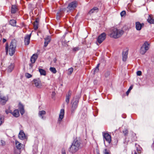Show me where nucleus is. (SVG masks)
<instances>
[{
	"label": "nucleus",
	"mask_w": 154,
	"mask_h": 154,
	"mask_svg": "<svg viewBox=\"0 0 154 154\" xmlns=\"http://www.w3.org/2000/svg\"><path fill=\"white\" fill-rule=\"evenodd\" d=\"M38 57L37 55L36 54H34L31 58V61L32 63H34Z\"/></svg>",
	"instance_id": "20"
},
{
	"label": "nucleus",
	"mask_w": 154,
	"mask_h": 154,
	"mask_svg": "<svg viewBox=\"0 0 154 154\" xmlns=\"http://www.w3.org/2000/svg\"><path fill=\"white\" fill-rule=\"evenodd\" d=\"M58 14H59V13H57V19H58H58H59V17H58V16L57 15Z\"/></svg>",
	"instance_id": "45"
},
{
	"label": "nucleus",
	"mask_w": 154,
	"mask_h": 154,
	"mask_svg": "<svg viewBox=\"0 0 154 154\" xmlns=\"http://www.w3.org/2000/svg\"><path fill=\"white\" fill-rule=\"evenodd\" d=\"M6 41V40L5 38H3L2 39V42L3 43H5Z\"/></svg>",
	"instance_id": "43"
},
{
	"label": "nucleus",
	"mask_w": 154,
	"mask_h": 154,
	"mask_svg": "<svg viewBox=\"0 0 154 154\" xmlns=\"http://www.w3.org/2000/svg\"><path fill=\"white\" fill-rule=\"evenodd\" d=\"M134 154H137V153L136 152H134Z\"/></svg>",
	"instance_id": "46"
},
{
	"label": "nucleus",
	"mask_w": 154,
	"mask_h": 154,
	"mask_svg": "<svg viewBox=\"0 0 154 154\" xmlns=\"http://www.w3.org/2000/svg\"><path fill=\"white\" fill-rule=\"evenodd\" d=\"M103 135L104 138L109 143H110L111 141V136L108 133H103Z\"/></svg>",
	"instance_id": "7"
},
{
	"label": "nucleus",
	"mask_w": 154,
	"mask_h": 154,
	"mask_svg": "<svg viewBox=\"0 0 154 154\" xmlns=\"http://www.w3.org/2000/svg\"><path fill=\"white\" fill-rule=\"evenodd\" d=\"M1 143H2V145H4V144H5V141L2 140H1Z\"/></svg>",
	"instance_id": "42"
},
{
	"label": "nucleus",
	"mask_w": 154,
	"mask_h": 154,
	"mask_svg": "<svg viewBox=\"0 0 154 154\" xmlns=\"http://www.w3.org/2000/svg\"><path fill=\"white\" fill-rule=\"evenodd\" d=\"M77 3L76 2H73L69 4L67 8L69 11H72L74 10L76 7Z\"/></svg>",
	"instance_id": "8"
},
{
	"label": "nucleus",
	"mask_w": 154,
	"mask_h": 154,
	"mask_svg": "<svg viewBox=\"0 0 154 154\" xmlns=\"http://www.w3.org/2000/svg\"><path fill=\"white\" fill-rule=\"evenodd\" d=\"M63 154H65V153H63Z\"/></svg>",
	"instance_id": "49"
},
{
	"label": "nucleus",
	"mask_w": 154,
	"mask_h": 154,
	"mask_svg": "<svg viewBox=\"0 0 154 154\" xmlns=\"http://www.w3.org/2000/svg\"><path fill=\"white\" fill-rule=\"evenodd\" d=\"M123 132L125 136H127L128 134V131L127 129L124 130Z\"/></svg>",
	"instance_id": "34"
},
{
	"label": "nucleus",
	"mask_w": 154,
	"mask_h": 154,
	"mask_svg": "<svg viewBox=\"0 0 154 154\" xmlns=\"http://www.w3.org/2000/svg\"><path fill=\"white\" fill-rule=\"evenodd\" d=\"M10 112L14 116L16 117H18L20 115L18 109H15L13 112L11 111Z\"/></svg>",
	"instance_id": "19"
},
{
	"label": "nucleus",
	"mask_w": 154,
	"mask_h": 154,
	"mask_svg": "<svg viewBox=\"0 0 154 154\" xmlns=\"http://www.w3.org/2000/svg\"><path fill=\"white\" fill-rule=\"evenodd\" d=\"M81 142L79 140L75 139L72 143L70 147L68 149V151L72 154H74L81 148Z\"/></svg>",
	"instance_id": "1"
},
{
	"label": "nucleus",
	"mask_w": 154,
	"mask_h": 154,
	"mask_svg": "<svg viewBox=\"0 0 154 154\" xmlns=\"http://www.w3.org/2000/svg\"><path fill=\"white\" fill-rule=\"evenodd\" d=\"M103 154H110L109 151L107 149H105L103 151Z\"/></svg>",
	"instance_id": "31"
},
{
	"label": "nucleus",
	"mask_w": 154,
	"mask_h": 154,
	"mask_svg": "<svg viewBox=\"0 0 154 154\" xmlns=\"http://www.w3.org/2000/svg\"><path fill=\"white\" fill-rule=\"evenodd\" d=\"M64 110L63 109H61L60 110L59 114V116L58 119V121L60 122L61 121L64 117Z\"/></svg>",
	"instance_id": "15"
},
{
	"label": "nucleus",
	"mask_w": 154,
	"mask_h": 154,
	"mask_svg": "<svg viewBox=\"0 0 154 154\" xmlns=\"http://www.w3.org/2000/svg\"><path fill=\"white\" fill-rule=\"evenodd\" d=\"M73 71V68H71L68 69V74L69 75H71Z\"/></svg>",
	"instance_id": "30"
},
{
	"label": "nucleus",
	"mask_w": 154,
	"mask_h": 154,
	"mask_svg": "<svg viewBox=\"0 0 154 154\" xmlns=\"http://www.w3.org/2000/svg\"><path fill=\"white\" fill-rule=\"evenodd\" d=\"M137 74L138 76L141 75L142 74V72L140 71H138L137 72Z\"/></svg>",
	"instance_id": "37"
},
{
	"label": "nucleus",
	"mask_w": 154,
	"mask_h": 154,
	"mask_svg": "<svg viewBox=\"0 0 154 154\" xmlns=\"http://www.w3.org/2000/svg\"><path fill=\"white\" fill-rule=\"evenodd\" d=\"M14 67V63L11 64L9 66L7 69V71L9 72H10L13 70Z\"/></svg>",
	"instance_id": "22"
},
{
	"label": "nucleus",
	"mask_w": 154,
	"mask_h": 154,
	"mask_svg": "<svg viewBox=\"0 0 154 154\" xmlns=\"http://www.w3.org/2000/svg\"><path fill=\"white\" fill-rule=\"evenodd\" d=\"M53 94H55V92H53Z\"/></svg>",
	"instance_id": "47"
},
{
	"label": "nucleus",
	"mask_w": 154,
	"mask_h": 154,
	"mask_svg": "<svg viewBox=\"0 0 154 154\" xmlns=\"http://www.w3.org/2000/svg\"><path fill=\"white\" fill-rule=\"evenodd\" d=\"M8 100V96H5L0 92V103L2 105L5 104Z\"/></svg>",
	"instance_id": "4"
},
{
	"label": "nucleus",
	"mask_w": 154,
	"mask_h": 154,
	"mask_svg": "<svg viewBox=\"0 0 154 154\" xmlns=\"http://www.w3.org/2000/svg\"><path fill=\"white\" fill-rule=\"evenodd\" d=\"M31 34L32 33H31L30 34L27 35L25 37L24 44L26 45H28L29 44Z\"/></svg>",
	"instance_id": "10"
},
{
	"label": "nucleus",
	"mask_w": 154,
	"mask_h": 154,
	"mask_svg": "<svg viewBox=\"0 0 154 154\" xmlns=\"http://www.w3.org/2000/svg\"><path fill=\"white\" fill-rule=\"evenodd\" d=\"M25 75L26 77L27 78H29L32 77V75L28 73H26Z\"/></svg>",
	"instance_id": "33"
},
{
	"label": "nucleus",
	"mask_w": 154,
	"mask_h": 154,
	"mask_svg": "<svg viewBox=\"0 0 154 154\" xmlns=\"http://www.w3.org/2000/svg\"><path fill=\"white\" fill-rule=\"evenodd\" d=\"M99 64H98L97 65V67H96V69H95V71H97H97H98V70H99V69H98V67H99Z\"/></svg>",
	"instance_id": "41"
},
{
	"label": "nucleus",
	"mask_w": 154,
	"mask_h": 154,
	"mask_svg": "<svg viewBox=\"0 0 154 154\" xmlns=\"http://www.w3.org/2000/svg\"><path fill=\"white\" fill-rule=\"evenodd\" d=\"M149 44L145 42L143 45L140 50V53L142 54H144L149 49Z\"/></svg>",
	"instance_id": "5"
},
{
	"label": "nucleus",
	"mask_w": 154,
	"mask_h": 154,
	"mask_svg": "<svg viewBox=\"0 0 154 154\" xmlns=\"http://www.w3.org/2000/svg\"><path fill=\"white\" fill-rule=\"evenodd\" d=\"M128 53V50L127 49H125L122 53V60L123 61H126Z\"/></svg>",
	"instance_id": "13"
},
{
	"label": "nucleus",
	"mask_w": 154,
	"mask_h": 154,
	"mask_svg": "<svg viewBox=\"0 0 154 154\" xmlns=\"http://www.w3.org/2000/svg\"><path fill=\"white\" fill-rule=\"evenodd\" d=\"M123 33L124 31L122 29L115 28L112 30L110 36L116 38L121 36Z\"/></svg>",
	"instance_id": "3"
},
{
	"label": "nucleus",
	"mask_w": 154,
	"mask_h": 154,
	"mask_svg": "<svg viewBox=\"0 0 154 154\" xmlns=\"http://www.w3.org/2000/svg\"><path fill=\"white\" fill-rule=\"evenodd\" d=\"M46 114V112L44 110H42L40 111L38 113L39 116L41 117L42 119H43L44 117L43 116V115H44Z\"/></svg>",
	"instance_id": "26"
},
{
	"label": "nucleus",
	"mask_w": 154,
	"mask_h": 154,
	"mask_svg": "<svg viewBox=\"0 0 154 154\" xmlns=\"http://www.w3.org/2000/svg\"><path fill=\"white\" fill-rule=\"evenodd\" d=\"M17 11V8L15 5H12L11 11L12 13H15Z\"/></svg>",
	"instance_id": "27"
},
{
	"label": "nucleus",
	"mask_w": 154,
	"mask_h": 154,
	"mask_svg": "<svg viewBox=\"0 0 154 154\" xmlns=\"http://www.w3.org/2000/svg\"><path fill=\"white\" fill-rule=\"evenodd\" d=\"M126 14V12L125 11H122L120 13L121 16L122 17H123Z\"/></svg>",
	"instance_id": "36"
},
{
	"label": "nucleus",
	"mask_w": 154,
	"mask_h": 154,
	"mask_svg": "<svg viewBox=\"0 0 154 154\" xmlns=\"http://www.w3.org/2000/svg\"><path fill=\"white\" fill-rule=\"evenodd\" d=\"M106 35L104 33H103L100 35L97 39V41L100 44H101L102 42L105 40L106 38Z\"/></svg>",
	"instance_id": "9"
},
{
	"label": "nucleus",
	"mask_w": 154,
	"mask_h": 154,
	"mask_svg": "<svg viewBox=\"0 0 154 154\" xmlns=\"http://www.w3.org/2000/svg\"><path fill=\"white\" fill-rule=\"evenodd\" d=\"M16 47L15 41L14 40H12L8 46V44H6L5 47V50L6 53L8 51L9 54L11 56H12L14 53L15 51V48Z\"/></svg>",
	"instance_id": "2"
},
{
	"label": "nucleus",
	"mask_w": 154,
	"mask_h": 154,
	"mask_svg": "<svg viewBox=\"0 0 154 154\" xmlns=\"http://www.w3.org/2000/svg\"><path fill=\"white\" fill-rule=\"evenodd\" d=\"M71 94L72 92L70 91H69L66 94L65 101L67 104H68L69 102V99L71 97Z\"/></svg>",
	"instance_id": "16"
},
{
	"label": "nucleus",
	"mask_w": 154,
	"mask_h": 154,
	"mask_svg": "<svg viewBox=\"0 0 154 154\" xmlns=\"http://www.w3.org/2000/svg\"><path fill=\"white\" fill-rule=\"evenodd\" d=\"M3 122V119L2 118H0V126L2 125Z\"/></svg>",
	"instance_id": "40"
},
{
	"label": "nucleus",
	"mask_w": 154,
	"mask_h": 154,
	"mask_svg": "<svg viewBox=\"0 0 154 154\" xmlns=\"http://www.w3.org/2000/svg\"><path fill=\"white\" fill-rule=\"evenodd\" d=\"M45 41L44 42V46L46 47L48 45L49 43L50 42L51 38L50 36H48L45 39Z\"/></svg>",
	"instance_id": "18"
},
{
	"label": "nucleus",
	"mask_w": 154,
	"mask_h": 154,
	"mask_svg": "<svg viewBox=\"0 0 154 154\" xmlns=\"http://www.w3.org/2000/svg\"><path fill=\"white\" fill-rule=\"evenodd\" d=\"M18 137L21 140H24L27 139V137L25 135L24 132L22 131H20L18 135Z\"/></svg>",
	"instance_id": "12"
},
{
	"label": "nucleus",
	"mask_w": 154,
	"mask_h": 154,
	"mask_svg": "<svg viewBox=\"0 0 154 154\" xmlns=\"http://www.w3.org/2000/svg\"><path fill=\"white\" fill-rule=\"evenodd\" d=\"M98 11V8L97 7H94L92 9H91L89 12L88 13L91 14L95 12H97Z\"/></svg>",
	"instance_id": "25"
},
{
	"label": "nucleus",
	"mask_w": 154,
	"mask_h": 154,
	"mask_svg": "<svg viewBox=\"0 0 154 154\" xmlns=\"http://www.w3.org/2000/svg\"><path fill=\"white\" fill-rule=\"evenodd\" d=\"M39 21V19L38 18H36V19L35 21L33 23V26L34 30H36L38 29Z\"/></svg>",
	"instance_id": "17"
},
{
	"label": "nucleus",
	"mask_w": 154,
	"mask_h": 154,
	"mask_svg": "<svg viewBox=\"0 0 154 154\" xmlns=\"http://www.w3.org/2000/svg\"><path fill=\"white\" fill-rule=\"evenodd\" d=\"M144 24L143 23H140L139 22H136L135 23V27L137 30L140 31L142 28L143 27Z\"/></svg>",
	"instance_id": "11"
},
{
	"label": "nucleus",
	"mask_w": 154,
	"mask_h": 154,
	"mask_svg": "<svg viewBox=\"0 0 154 154\" xmlns=\"http://www.w3.org/2000/svg\"><path fill=\"white\" fill-rule=\"evenodd\" d=\"M10 24L12 26H14L16 25V22L15 20H11L9 22Z\"/></svg>",
	"instance_id": "28"
},
{
	"label": "nucleus",
	"mask_w": 154,
	"mask_h": 154,
	"mask_svg": "<svg viewBox=\"0 0 154 154\" xmlns=\"http://www.w3.org/2000/svg\"><path fill=\"white\" fill-rule=\"evenodd\" d=\"M38 71L41 75L45 76L46 75V72L44 69L39 68H38Z\"/></svg>",
	"instance_id": "21"
},
{
	"label": "nucleus",
	"mask_w": 154,
	"mask_h": 154,
	"mask_svg": "<svg viewBox=\"0 0 154 154\" xmlns=\"http://www.w3.org/2000/svg\"><path fill=\"white\" fill-rule=\"evenodd\" d=\"M147 21L150 23L154 24V19L151 15H149L147 19Z\"/></svg>",
	"instance_id": "23"
},
{
	"label": "nucleus",
	"mask_w": 154,
	"mask_h": 154,
	"mask_svg": "<svg viewBox=\"0 0 154 154\" xmlns=\"http://www.w3.org/2000/svg\"><path fill=\"white\" fill-rule=\"evenodd\" d=\"M15 144L16 148L19 149L21 148L22 146L23 145L22 144L20 143L19 142L17 141H15Z\"/></svg>",
	"instance_id": "24"
},
{
	"label": "nucleus",
	"mask_w": 154,
	"mask_h": 154,
	"mask_svg": "<svg viewBox=\"0 0 154 154\" xmlns=\"http://www.w3.org/2000/svg\"><path fill=\"white\" fill-rule=\"evenodd\" d=\"M79 49L78 47H76L73 48L72 49V50L74 51H78L79 50Z\"/></svg>",
	"instance_id": "38"
},
{
	"label": "nucleus",
	"mask_w": 154,
	"mask_h": 154,
	"mask_svg": "<svg viewBox=\"0 0 154 154\" xmlns=\"http://www.w3.org/2000/svg\"><path fill=\"white\" fill-rule=\"evenodd\" d=\"M134 135H135V134H134Z\"/></svg>",
	"instance_id": "48"
},
{
	"label": "nucleus",
	"mask_w": 154,
	"mask_h": 154,
	"mask_svg": "<svg viewBox=\"0 0 154 154\" xmlns=\"http://www.w3.org/2000/svg\"><path fill=\"white\" fill-rule=\"evenodd\" d=\"M20 112L21 114L22 115H23L24 113V109H20Z\"/></svg>",
	"instance_id": "39"
},
{
	"label": "nucleus",
	"mask_w": 154,
	"mask_h": 154,
	"mask_svg": "<svg viewBox=\"0 0 154 154\" xmlns=\"http://www.w3.org/2000/svg\"><path fill=\"white\" fill-rule=\"evenodd\" d=\"M33 83L35 86L38 88H41L42 85L40 79L39 78H36L33 80L32 81Z\"/></svg>",
	"instance_id": "6"
},
{
	"label": "nucleus",
	"mask_w": 154,
	"mask_h": 154,
	"mask_svg": "<svg viewBox=\"0 0 154 154\" xmlns=\"http://www.w3.org/2000/svg\"><path fill=\"white\" fill-rule=\"evenodd\" d=\"M49 69L50 71L54 74H55L57 72V70L54 67H51Z\"/></svg>",
	"instance_id": "29"
},
{
	"label": "nucleus",
	"mask_w": 154,
	"mask_h": 154,
	"mask_svg": "<svg viewBox=\"0 0 154 154\" xmlns=\"http://www.w3.org/2000/svg\"><path fill=\"white\" fill-rule=\"evenodd\" d=\"M133 87V85H131L129 87V89L128 90V91L126 92V94L127 95H128L129 93L130 92L131 90L132 89Z\"/></svg>",
	"instance_id": "32"
},
{
	"label": "nucleus",
	"mask_w": 154,
	"mask_h": 154,
	"mask_svg": "<svg viewBox=\"0 0 154 154\" xmlns=\"http://www.w3.org/2000/svg\"><path fill=\"white\" fill-rule=\"evenodd\" d=\"M29 66H30L31 67H32V64H29Z\"/></svg>",
	"instance_id": "44"
},
{
	"label": "nucleus",
	"mask_w": 154,
	"mask_h": 154,
	"mask_svg": "<svg viewBox=\"0 0 154 154\" xmlns=\"http://www.w3.org/2000/svg\"><path fill=\"white\" fill-rule=\"evenodd\" d=\"M79 101L78 100H76L74 101L72 104V112H73L74 110H75L77 107V104L78 103Z\"/></svg>",
	"instance_id": "14"
},
{
	"label": "nucleus",
	"mask_w": 154,
	"mask_h": 154,
	"mask_svg": "<svg viewBox=\"0 0 154 154\" xmlns=\"http://www.w3.org/2000/svg\"><path fill=\"white\" fill-rule=\"evenodd\" d=\"M19 109L20 110L24 109L23 106L20 103L19 104Z\"/></svg>",
	"instance_id": "35"
}]
</instances>
